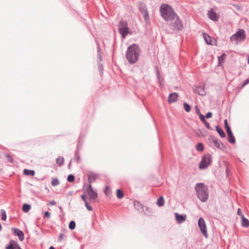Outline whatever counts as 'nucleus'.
<instances>
[{"label": "nucleus", "mask_w": 249, "mask_h": 249, "mask_svg": "<svg viewBox=\"0 0 249 249\" xmlns=\"http://www.w3.org/2000/svg\"><path fill=\"white\" fill-rule=\"evenodd\" d=\"M191 107L188 104V112H189L190 110Z\"/></svg>", "instance_id": "56"}, {"label": "nucleus", "mask_w": 249, "mask_h": 249, "mask_svg": "<svg viewBox=\"0 0 249 249\" xmlns=\"http://www.w3.org/2000/svg\"><path fill=\"white\" fill-rule=\"evenodd\" d=\"M226 55L225 53H223L221 56L218 57L219 63H221L224 61V59L226 58Z\"/></svg>", "instance_id": "40"}, {"label": "nucleus", "mask_w": 249, "mask_h": 249, "mask_svg": "<svg viewBox=\"0 0 249 249\" xmlns=\"http://www.w3.org/2000/svg\"><path fill=\"white\" fill-rule=\"evenodd\" d=\"M196 148L198 151H202L204 149L203 145L201 143H199L197 144Z\"/></svg>", "instance_id": "39"}, {"label": "nucleus", "mask_w": 249, "mask_h": 249, "mask_svg": "<svg viewBox=\"0 0 249 249\" xmlns=\"http://www.w3.org/2000/svg\"><path fill=\"white\" fill-rule=\"evenodd\" d=\"M81 199L85 203L86 202H88L87 199V196L85 195H82L81 196Z\"/></svg>", "instance_id": "46"}, {"label": "nucleus", "mask_w": 249, "mask_h": 249, "mask_svg": "<svg viewBox=\"0 0 249 249\" xmlns=\"http://www.w3.org/2000/svg\"><path fill=\"white\" fill-rule=\"evenodd\" d=\"M23 174L26 176H34L35 175V171L33 170L25 169L23 170Z\"/></svg>", "instance_id": "21"}, {"label": "nucleus", "mask_w": 249, "mask_h": 249, "mask_svg": "<svg viewBox=\"0 0 249 249\" xmlns=\"http://www.w3.org/2000/svg\"><path fill=\"white\" fill-rule=\"evenodd\" d=\"M196 112L198 114L199 113L200 114L199 110L198 108H196Z\"/></svg>", "instance_id": "59"}, {"label": "nucleus", "mask_w": 249, "mask_h": 249, "mask_svg": "<svg viewBox=\"0 0 249 249\" xmlns=\"http://www.w3.org/2000/svg\"><path fill=\"white\" fill-rule=\"evenodd\" d=\"M183 107H184V110H185V111L187 112V102H185L183 103Z\"/></svg>", "instance_id": "52"}, {"label": "nucleus", "mask_w": 249, "mask_h": 249, "mask_svg": "<svg viewBox=\"0 0 249 249\" xmlns=\"http://www.w3.org/2000/svg\"><path fill=\"white\" fill-rule=\"evenodd\" d=\"M59 209H60V212L61 213H63V209H62V207L61 206H59Z\"/></svg>", "instance_id": "55"}, {"label": "nucleus", "mask_w": 249, "mask_h": 249, "mask_svg": "<svg viewBox=\"0 0 249 249\" xmlns=\"http://www.w3.org/2000/svg\"><path fill=\"white\" fill-rule=\"evenodd\" d=\"M207 15L209 18L213 21H218L219 18V15L214 11L213 8H211L208 10Z\"/></svg>", "instance_id": "10"}, {"label": "nucleus", "mask_w": 249, "mask_h": 249, "mask_svg": "<svg viewBox=\"0 0 249 249\" xmlns=\"http://www.w3.org/2000/svg\"><path fill=\"white\" fill-rule=\"evenodd\" d=\"M141 13L143 15V17L145 21L147 22V21H149V17L147 9H146L144 11H142Z\"/></svg>", "instance_id": "23"}, {"label": "nucleus", "mask_w": 249, "mask_h": 249, "mask_svg": "<svg viewBox=\"0 0 249 249\" xmlns=\"http://www.w3.org/2000/svg\"><path fill=\"white\" fill-rule=\"evenodd\" d=\"M50 215H51V214L49 211H46L44 213V218L46 217L47 218H49L50 217Z\"/></svg>", "instance_id": "45"}, {"label": "nucleus", "mask_w": 249, "mask_h": 249, "mask_svg": "<svg viewBox=\"0 0 249 249\" xmlns=\"http://www.w3.org/2000/svg\"><path fill=\"white\" fill-rule=\"evenodd\" d=\"M49 249H55L53 246H51Z\"/></svg>", "instance_id": "57"}, {"label": "nucleus", "mask_w": 249, "mask_h": 249, "mask_svg": "<svg viewBox=\"0 0 249 249\" xmlns=\"http://www.w3.org/2000/svg\"><path fill=\"white\" fill-rule=\"evenodd\" d=\"M142 212H143L144 214L147 216H152L153 213V210L151 208L145 206L143 208V210H142Z\"/></svg>", "instance_id": "18"}, {"label": "nucleus", "mask_w": 249, "mask_h": 249, "mask_svg": "<svg viewBox=\"0 0 249 249\" xmlns=\"http://www.w3.org/2000/svg\"><path fill=\"white\" fill-rule=\"evenodd\" d=\"M213 143L214 144V146L218 148H221L220 145L222 144L221 142L215 138H213L212 139Z\"/></svg>", "instance_id": "24"}, {"label": "nucleus", "mask_w": 249, "mask_h": 249, "mask_svg": "<svg viewBox=\"0 0 249 249\" xmlns=\"http://www.w3.org/2000/svg\"><path fill=\"white\" fill-rule=\"evenodd\" d=\"M212 162V158L210 155H205L203 156L202 160L199 163V167L200 169H206Z\"/></svg>", "instance_id": "6"}, {"label": "nucleus", "mask_w": 249, "mask_h": 249, "mask_svg": "<svg viewBox=\"0 0 249 249\" xmlns=\"http://www.w3.org/2000/svg\"><path fill=\"white\" fill-rule=\"evenodd\" d=\"M198 225L199 228L203 234V235L206 237H208V233L206 226V223L204 219L202 217H200L198 219Z\"/></svg>", "instance_id": "7"}, {"label": "nucleus", "mask_w": 249, "mask_h": 249, "mask_svg": "<svg viewBox=\"0 0 249 249\" xmlns=\"http://www.w3.org/2000/svg\"><path fill=\"white\" fill-rule=\"evenodd\" d=\"M84 138V135H83L82 133L80 134L79 136V141L78 142L77 146V149L75 151L74 153V158L76 159V162L77 163L79 162V161L80 160V157L78 154V150L82 146V141Z\"/></svg>", "instance_id": "9"}, {"label": "nucleus", "mask_w": 249, "mask_h": 249, "mask_svg": "<svg viewBox=\"0 0 249 249\" xmlns=\"http://www.w3.org/2000/svg\"><path fill=\"white\" fill-rule=\"evenodd\" d=\"M56 164L59 166H61L64 162V158L63 157L59 156L56 160Z\"/></svg>", "instance_id": "25"}, {"label": "nucleus", "mask_w": 249, "mask_h": 249, "mask_svg": "<svg viewBox=\"0 0 249 249\" xmlns=\"http://www.w3.org/2000/svg\"><path fill=\"white\" fill-rule=\"evenodd\" d=\"M118 31L123 38H125L129 33L127 22L125 20H121L118 26Z\"/></svg>", "instance_id": "5"}, {"label": "nucleus", "mask_w": 249, "mask_h": 249, "mask_svg": "<svg viewBox=\"0 0 249 249\" xmlns=\"http://www.w3.org/2000/svg\"><path fill=\"white\" fill-rule=\"evenodd\" d=\"M67 181L69 182H73L75 180V177L72 174H70L67 177Z\"/></svg>", "instance_id": "36"}, {"label": "nucleus", "mask_w": 249, "mask_h": 249, "mask_svg": "<svg viewBox=\"0 0 249 249\" xmlns=\"http://www.w3.org/2000/svg\"><path fill=\"white\" fill-rule=\"evenodd\" d=\"M116 196L119 199H121L124 197V194L121 189H118L116 191Z\"/></svg>", "instance_id": "32"}, {"label": "nucleus", "mask_w": 249, "mask_h": 249, "mask_svg": "<svg viewBox=\"0 0 249 249\" xmlns=\"http://www.w3.org/2000/svg\"><path fill=\"white\" fill-rule=\"evenodd\" d=\"M98 68L100 75L102 76L103 74V66L100 63H98Z\"/></svg>", "instance_id": "38"}, {"label": "nucleus", "mask_w": 249, "mask_h": 249, "mask_svg": "<svg viewBox=\"0 0 249 249\" xmlns=\"http://www.w3.org/2000/svg\"><path fill=\"white\" fill-rule=\"evenodd\" d=\"M157 79H158V80L159 81V82L160 84V85L161 84V82L160 81V74L159 73L158 71H157Z\"/></svg>", "instance_id": "50"}, {"label": "nucleus", "mask_w": 249, "mask_h": 249, "mask_svg": "<svg viewBox=\"0 0 249 249\" xmlns=\"http://www.w3.org/2000/svg\"><path fill=\"white\" fill-rule=\"evenodd\" d=\"M141 53V50L138 44L134 43L127 47L125 53V57L130 64L136 63Z\"/></svg>", "instance_id": "2"}, {"label": "nucleus", "mask_w": 249, "mask_h": 249, "mask_svg": "<svg viewBox=\"0 0 249 249\" xmlns=\"http://www.w3.org/2000/svg\"><path fill=\"white\" fill-rule=\"evenodd\" d=\"M226 130H227V134H229L232 133V131H231V129L230 127H228V128H226Z\"/></svg>", "instance_id": "51"}, {"label": "nucleus", "mask_w": 249, "mask_h": 249, "mask_svg": "<svg viewBox=\"0 0 249 249\" xmlns=\"http://www.w3.org/2000/svg\"><path fill=\"white\" fill-rule=\"evenodd\" d=\"M86 192L89 196L90 200H94L98 197V193L96 191L93 190L91 184H89Z\"/></svg>", "instance_id": "8"}, {"label": "nucleus", "mask_w": 249, "mask_h": 249, "mask_svg": "<svg viewBox=\"0 0 249 249\" xmlns=\"http://www.w3.org/2000/svg\"><path fill=\"white\" fill-rule=\"evenodd\" d=\"M160 11L161 17L164 20L170 21L175 19L174 22L170 25L171 29L177 31L182 29V22L171 6L167 4H162L160 6Z\"/></svg>", "instance_id": "1"}, {"label": "nucleus", "mask_w": 249, "mask_h": 249, "mask_svg": "<svg viewBox=\"0 0 249 249\" xmlns=\"http://www.w3.org/2000/svg\"><path fill=\"white\" fill-rule=\"evenodd\" d=\"M85 205L88 211H91L92 210V207L89 204L88 202H86L85 203Z\"/></svg>", "instance_id": "43"}, {"label": "nucleus", "mask_w": 249, "mask_h": 249, "mask_svg": "<svg viewBox=\"0 0 249 249\" xmlns=\"http://www.w3.org/2000/svg\"><path fill=\"white\" fill-rule=\"evenodd\" d=\"M97 178L98 174L91 171L89 172L88 175V181L89 182V184H91L92 183L95 181Z\"/></svg>", "instance_id": "12"}, {"label": "nucleus", "mask_w": 249, "mask_h": 249, "mask_svg": "<svg viewBox=\"0 0 249 249\" xmlns=\"http://www.w3.org/2000/svg\"><path fill=\"white\" fill-rule=\"evenodd\" d=\"M194 91L201 96H204L206 94L203 86H196L194 89Z\"/></svg>", "instance_id": "15"}, {"label": "nucleus", "mask_w": 249, "mask_h": 249, "mask_svg": "<svg viewBox=\"0 0 249 249\" xmlns=\"http://www.w3.org/2000/svg\"><path fill=\"white\" fill-rule=\"evenodd\" d=\"M215 128H216L217 132L218 133L219 135L222 138L225 137V136H226L225 133L224 132V131L220 127H219L218 126H216Z\"/></svg>", "instance_id": "30"}, {"label": "nucleus", "mask_w": 249, "mask_h": 249, "mask_svg": "<svg viewBox=\"0 0 249 249\" xmlns=\"http://www.w3.org/2000/svg\"><path fill=\"white\" fill-rule=\"evenodd\" d=\"M0 212L1 216V220L3 221H5L7 219V215L4 209H1L0 210Z\"/></svg>", "instance_id": "33"}, {"label": "nucleus", "mask_w": 249, "mask_h": 249, "mask_svg": "<svg viewBox=\"0 0 249 249\" xmlns=\"http://www.w3.org/2000/svg\"><path fill=\"white\" fill-rule=\"evenodd\" d=\"M1 230H2V226H1V224L0 223V231H1Z\"/></svg>", "instance_id": "61"}, {"label": "nucleus", "mask_w": 249, "mask_h": 249, "mask_svg": "<svg viewBox=\"0 0 249 249\" xmlns=\"http://www.w3.org/2000/svg\"><path fill=\"white\" fill-rule=\"evenodd\" d=\"M12 231L15 235L18 236L20 241H22L24 240V234L22 231L16 228H13Z\"/></svg>", "instance_id": "11"}, {"label": "nucleus", "mask_w": 249, "mask_h": 249, "mask_svg": "<svg viewBox=\"0 0 249 249\" xmlns=\"http://www.w3.org/2000/svg\"><path fill=\"white\" fill-rule=\"evenodd\" d=\"M157 204L159 207H161L164 204V200L163 196H160L157 201Z\"/></svg>", "instance_id": "27"}, {"label": "nucleus", "mask_w": 249, "mask_h": 249, "mask_svg": "<svg viewBox=\"0 0 249 249\" xmlns=\"http://www.w3.org/2000/svg\"><path fill=\"white\" fill-rule=\"evenodd\" d=\"M134 206L135 209L139 212H142L144 208V206L141 204L139 201L135 200L133 202Z\"/></svg>", "instance_id": "16"}, {"label": "nucleus", "mask_w": 249, "mask_h": 249, "mask_svg": "<svg viewBox=\"0 0 249 249\" xmlns=\"http://www.w3.org/2000/svg\"><path fill=\"white\" fill-rule=\"evenodd\" d=\"M224 124L226 129L230 127L228 123V121L226 119L224 120Z\"/></svg>", "instance_id": "49"}, {"label": "nucleus", "mask_w": 249, "mask_h": 249, "mask_svg": "<svg viewBox=\"0 0 249 249\" xmlns=\"http://www.w3.org/2000/svg\"><path fill=\"white\" fill-rule=\"evenodd\" d=\"M5 157L7 160L10 163H12L14 162V160L13 158L9 154H5Z\"/></svg>", "instance_id": "35"}, {"label": "nucleus", "mask_w": 249, "mask_h": 249, "mask_svg": "<svg viewBox=\"0 0 249 249\" xmlns=\"http://www.w3.org/2000/svg\"><path fill=\"white\" fill-rule=\"evenodd\" d=\"M212 117V113L211 112H208L205 116V117L207 118H210Z\"/></svg>", "instance_id": "48"}, {"label": "nucleus", "mask_w": 249, "mask_h": 249, "mask_svg": "<svg viewBox=\"0 0 249 249\" xmlns=\"http://www.w3.org/2000/svg\"><path fill=\"white\" fill-rule=\"evenodd\" d=\"M246 38L245 31L243 29H239L235 34L231 36L230 39L231 42L237 44L238 43L243 42Z\"/></svg>", "instance_id": "4"}, {"label": "nucleus", "mask_w": 249, "mask_h": 249, "mask_svg": "<svg viewBox=\"0 0 249 249\" xmlns=\"http://www.w3.org/2000/svg\"><path fill=\"white\" fill-rule=\"evenodd\" d=\"M178 97V95L176 92L171 93L169 94L168 101L171 104L176 102L177 100V98Z\"/></svg>", "instance_id": "17"}, {"label": "nucleus", "mask_w": 249, "mask_h": 249, "mask_svg": "<svg viewBox=\"0 0 249 249\" xmlns=\"http://www.w3.org/2000/svg\"><path fill=\"white\" fill-rule=\"evenodd\" d=\"M248 62H249V60H248Z\"/></svg>", "instance_id": "62"}, {"label": "nucleus", "mask_w": 249, "mask_h": 249, "mask_svg": "<svg viewBox=\"0 0 249 249\" xmlns=\"http://www.w3.org/2000/svg\"><path fill=\"white\" fill-rule=\"evenodd\" d=\"M72 193H73L72 192H69L68 193V195H70H70H72Z\"/></svg>", "instance_id": "58"}, {"label": "nucleus", "mask_w": 249, "mask_h": 249, "mask_svg": "<svg viewBox=\"0 0 249 249\" xmlns=\"http://www.w3.org/2000/svg\"><path fill=\"white\" fill-rule=\"evenodd\" d=\"M102 59V56L101 55V50L100 48V45L99 43H97V62H99V61H101Z\"/></svg>", "instance_id": "26"}, {"label": "nucleus", "mask_w": 249, "mask_h": 249, "mask_svg": "<svg viewBox=\"0 0 249 249\" xmlns=\"http://www.w3.org/2000/svg\"><path fill=\"white\" fill-rule=\"evenodd\" d=\"M6 249H22L18 243L15 240H11L6 247Z\"/></svg>", "instance_id": "13"}, {"label": "nucleus", "mask_w": 249, "mask_h": 249, "mask_svg": "<svg viewBox=\"0 0 249 249\" xmlns=\"http://www.w3.org/2000/svg\"><path fill=\"white\" fill-rule=\"evenodd\" d=\"M139 10L141 11V12L142 11H144V10L146 9V6L143 4H141L140 5L139 7Z\"/></svg>", "instance_id": "42"}, {"label": "nucleus", "mask_w": 249, "mask_h": 249, "mask_svg": "<svg viewBox=\"0 0 249 249\" xmlns=\"http://www.w3.org/2000/svg\"><path fill=\"white\" fill-rule=\"evenodd\" d=\"M195 189L198 198L202 202L206 201L209 197L207 187L203 183H197Z\"/></svg>", "instance_id": "3"}, {"label": "nucleus", "mask_w": 249, "mask_h": 249, "mask_svg": "<svg viewBox=\"0 0 249 249\" xmlns=\"http://www.w3.org/2000/svg\"><path fill=\"white\" fill-rule=\"evenodd\" d=\"M31 205L27 203H24L22 205V210L24 213L28 212L31 209Z\"/></svg>", "instance_id": "28"}, {"label": "nucleus", "mask_w": 249, "mask_h": 249, "mask_svg": "<svg viewBox=\"0 0 249 249\" xmlns=\"http://www.w3.org/2000/svg\"><path fill=\"white\" fill-rule=\"evenodd\" d=\"M141 13L143 15V17L145 21L147 22V21H149V17L147 9H146L144 11H142Z\"/></svg>", "instance_id": "22"}, {"label": "nucleus", "mask_w": 249, "mask_h": 249, "mask_svg": "<svg viewBox=\"0 0 249 249\" xmlns=\"http://www.w3.org/2000/svg\"><path fill=\"white\" fill-rule=\"evenodd\" d=\"M241 225L243 227L248 228L249 227V221L245 218L244 215H242Z\"/></svg>", "instance_id": "19"}, {"label": "nucleus", "mask_w": 249, "mask_h": 249, "mask_svg": "<svg viewBox=\"0 0 249 249\" xmlns=\"http://www.w3.org/2000/svg\"><path fill=\"white\" fill-rule=\"evenodd\" d=\"M199 118H200V120H201V121L203 123V124H204L205 127L210 129H211V126H210V125L209 124V123H208L205 120V117L201 114H200L199 115Z\"/></svg>", "instance_id": "20"}, {"label": "nucleus", "mask_w": 249, "mask_h": 249, "mask_svg": "<svg viewBox=\"0 0 249 249\" xmlns=\"http://www.w3.org/2000/svg\"><path fill=\"white\" fill-rule=\"evenodd\" d=\"M249 83V79L245 80L242 85V87H244V86H245L246 85H247Z\"/></svg>", "instance_id": "47"}, {"label": "nucleus", "mask_w": 249, "mask_h": 249, "mask_svg": "<svg viewBox=\"0 0 249 249\" xmlns=\"http://www.w3.org/2000/svg\"><path fill=\"white\" fill-rule=\"evenodd\" d=\"M59 181L57 178H53L52 181H51V185L53 186H56L59 184Z\"/></svg>", "instance_id": "34"}, {"label": "nucleus", "mask_w": 249, "mask_h": 249, "mask_svg": "<svg viewBox=\"0 0 249 249\" xmlns=\"http://www.w3.org/2000/svg\"><path fill=\"white\" fill-rule=\"evenodd\" d=\"M175 215L176 220L178 224H180L185 221L187 217L186 214H181L178 213H175Z\"/></svg>", "instance_id": "14"}, {"label": "nucleus", "mask_w": 249, "mask_h": 249, "mask_svg": "<svg viewBox=\"0 0 249 249\" xmlns=\"http://www.w3.org/2000/svg\"><path fill=\"white\" fill-rule=\"evenodd\" d=\"M56 204V202L54 200H52L50 202V205L51 206L54 205Z\"/></svg>", "instance_id": "53"}, {"label": "nucleus", "mask_w": 249, "mask_h": 249, "mask_svg": "<svg viewBox=\"0 0 249 249\" xmlns=\"http://www.w3.org/2000/svg\"><path fill=\"white\" fill-rule=\"evenodd\" d=\"M76 224L75 222L73 220H71L69 224V228L70 230H73L75 228Z\"/></svg>", "instance_id": "37"}, {"label": "nucleus", "mask_w": 249, "mask_h": 249, "mask_svg": "<svg viewBox=\"0 0 249 249\" xmlns=\"http://www.w3.org/2000/svg\"><path fill=\"white\" fill-rule=\"evenodd\" d=\"M228 141H229V142L231 143H234L235 142V138H234L232 133L228 134Z\"/></svg>", "instance_id": "31"}, {"label": "nucleus", "mask_w": 249, "mask_h": 249, "mask_svg": "<svg viewBox=\"0 0 249 249\" xmlns=\"http://www.w3.org/2000/svg\"><path fill=\"white\" fill-rule=\"evenodd\" d=\"M64 238V234L63 233H61L58 237L57 241L59 242H61Z\"/></svg>", "instance_id": "41"}, {"label": "nucleus", "mask_w": 249, "mask_h": 249, "mask_svg": "<svg viewBox=\"0 0 249 249\" xmlns=\"http://www.w3.org/2000/svg\"><path fill=\"white\" fill-rule=\"evenodd\" d=\"M203 35L206 43L208 44H212L211 37L207 35L206 33H204Z\"/></svg>", "instance_id": "29"}, {"label": "nucleus", "mask_w": 249, "mask_h": 249, "mask_svg": "<svg viewBox=\"0 0 249 249\" xmlns=\"http://www.w3.org/2000/svg\"><path fill=\"white\" fill-rule=\"evenodd\" d=\"M237 214L238 215H241V216L242 217V215H243L242 213H241V210L240 209H238V210H237Z\"/></svg>", "instance_id": "54"}, {"label": "nucleus", "mask_w": 249, "mask_h": 249, "mask_svg": "<svg viewBox=\"0 0 249 249\" xmlns=\"http://www.w3.org/2000/svg\"><path fill=\"white\" fill-rule=\"evenodd\" d=\"M71 165V161L70 162V163L68 164V167L70 168Z\"/></svg>", "instance_id": "60"}, {"label": "nucleus", "mask_w": 249, "mask_h": 249, "mask_svg": "<svg viewBox=\"0 0 249 249\" xmlns=\"http://www.w3.org/2000/svg\"><path fill=\"white\" fill-rule=\"evenodd\" d=\"M110 191V188L108 186H106L105 187V189L104 190V193L107 195L109 193Z\"/></svg>", "instance_id": "44"}]
</instances>
